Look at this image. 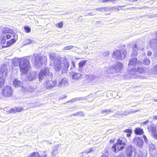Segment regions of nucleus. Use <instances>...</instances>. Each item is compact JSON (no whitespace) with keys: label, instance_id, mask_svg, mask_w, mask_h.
Instances as JSON below:
<instances>
[{"label":"nucleus","instance_id":"nucleus-1","mask_svg":"<svg viewBox=\"0 0 157 157\" xmlns=\"http://www.w3.org/2000/svg\"><path fill=\"white\" fill-rule=\"evenodd\" d=\"M51 64L52 65L55 70L59 71L62 69V73H65L68 70L70 65V63L68 60L65 58H56Z\"/></svg>","mask_w":157,"mask_h":157},{"label":"nucleus","instance_id":"nucleus-2","mask_svg":"<svg viewBox=\"0 0 157 157\" xmlns=\"http://www.w3.org/2000/svg\"><path fill=\"white\" fill-rule=\"evenodd\" d=\"M34 65L40 67L42 65H45L47 58L45 56H41L40 54H34L29 58Z\"/></svg>","mask_w":157,"mask_h":157},{"label":"nucleus","instance_id":"nucleus-3","mask_svg":"<svg viewBox=\"0 0 157 157\" xmlns=\"http://www.w3.org/2000/svg\"><path fill=\"white\" fill-rule=\"evenodd\" d=\"M29 64V61L28 59L23 58L20 59L19 68L20 71L22 73L25 74L29 70L30 67Z\"/></svg>","mask_w":157,"mask_h":157},{"label":"nucleus","instance_id":"nucleus-4","mask_svg":"<svg viewBox=\"0 0 157 157\" xmlns=\"http://www.w3.org/2000/svg\"><path fill=\"white\" fill-rule=\"evenodd\" d=\"M142 63L136 58H133L131 59L129 62L128 67L127 70V72L128 74H132L134 73L133 69L137 65H140Z\"/></svg>","mask_w":157,"mask_h":157},{"label":"nucleus","instance_id":"nucleus-5","mask_svg":"<svg viewBox=\"0 0 157 157\" xmlns=\"http://www.w3.org/2000/svg\"><path fill=\"white\" fill-rule=\"evenodd\" d=\"M126 54V52L124 49H118L113 52L112 56L115 59L121 60L125 58Z\"/></svg>","mask_w":157,"mask_h":157},{"label":"nucleus","instance_id":"nucleus-6","mask_svg":"<svg viewBox=\"0 0 157 157\" xmlns=\"http://www.w3.org/2000/svg\"><path fill=\"white\" fill-rule=\"evenodd\" d=\"M13 90L9 86L5 87L1 92L2 95L5 97H10L12 95Z\"/></svg>","mask_w":157,"mask_h":157},{"label":"nucleus","instance_id":"nucleus-7","mask_svg":"<svg viewBox=\"0 0 157 157\" xmlns=\"http://www.w3.org/2000/svg\"><path fill=\"white\" fill-rule=\"evenodd\" d=\"M49 73V69L48 68L45 67L43 68L39 72L38 75L39 81L40 82H42L44 79L47 78V75Z\"/></svg>","mask_w":157,"mask_h":157},{"label":"nucleus","instance_id":"nucleus-8","mask_svg":"<svg viewBox=\"0 0 157 157\" xmlns=\"http://www.w3.org/2000/svg\"><path fill=\"white\" fill-rule=\"evenodd\" d=\"M57 84L56 80L46 81L44 83V86L47 89H50L54 87Z\"/></svg>","mask_w":157,"mask_h":157},{"label":"nucleus","instance_id":"nucleus-9","mask_svg":"<svg viewBox=\"0 0 157 157\" xmlns=\"http://www.w3.org/2000/svg\"><path fill=\"white\" fill-rule=\"evenodd\" d=\"M144 67H142L140 66L139 65H137L133 70L134 73L132 74H128V75H129L135 76L136 75L137 73L140 74L144 73L145 71Z\"/></svg>","mask_w":157,"mask_h":157},{"label":"nucleus","instance_id":"nucleus-10","mask_svg":"<svg viewBox=\"0 0 157 157\" xmlns=\"http://www.w3.org/2000/svg\"><path fill=\"white\" fill-rule=\"evenodd\" d=\"M126 153L128 157H135V152L132 146H128L126 150Z\"/></svg>","mask_w":157,"mask_h":157},{"label":"nucleus","instance_id":"nucleus-11","mask_svg":"<svg viewBox=\"0 0 157 157\" xmlns=\"http://www.w3.org/2000/svg\"><path fill=\"white\" fill-rule=\"evenodd\" d=\"M86 60H84L80 61L78 63V66L77 68V70L78 71L81 73H84V71L85 70L84 66L86 65Z\"/></svg>","mask_w":157,"mask_h":157},{"label":"nucleus","instance_id":"nucleus-12","mask_svg":"<svg viewBox=\"0 0 157 157\" xmlns=\"http://www.w3.org/2000/svg\"><path fill=\"white\" fill-rule=\"evenodd\" d=\"M149 132L151 133L153 137L157 140V132L155 127L150 126L148 128Z\"/></svg>","mask_w":157,"mask_h":157},{"label":"nucleus","instance_id":"nucleus-13","mask_svg":"<svg viewBox=\"0 0 157 157\" xmlns=\"http://www.w3.org/2000/svg\"><path fill=\"white\" fill-rule=\"evenodd\" d=\"M111 67L112 70L114 69L116 72H118L121 71L123 68V64L120 62H118L115 66H113Z\"/></svg>","mask_w":157,"mask_h":157},{"label":"nucleus","instance_id":"nucleus-14","mask_svg":"<svg viewBox=\"0 0 157 157\" xmlns=\"http://www.w3.org/2000/svg\"><path fill=\"white\" fill-rule=\"evenodd\" d=\"M70 75L72 79L75 80H80L82 76L81 74L75 72L71 73Z\"/></svg>","mask_w":157,"mask_h":157},{"label":"nucleus","instance_id":"nucleus-15","mask_svg":"<svg viewBox=\"0 0 157 157\" xmlns=\"http://www.w3.org/2000/svg\"><path fill=\"white\" fill-rule=\"evenodd\" d=\"M133 143L136 145L140 147H142L143 144V140L138 137H136L134 138L133 140Z\"/></svg>","mask_w":157,"mask_h":157},{"label":"nucleus","instance_id":"nucleus-16","mask_svg":"<svg viewBox=\"0 0 157 157\" xmlns=\"http://www.w3.org/2000/svg\"><path fill=\"white\" fill-rule=\"evenodd\" d=\"M149 45L153 49H155L157 47V39H152L149 41Z\"/></svg>","mask_w":157,"mask_h":157},{"label":"nucleus","instance_id":"nucleus-17","mask_svg":"<svg viewBox=\"0 0 157 157\" xmlns=\"http://www.w3.org/2000/svg\"><path fill=\"white\" fill-rule=\"evenodd\" d=\"M2 32L3 34H13L14 33V31L13 30L7 27H5L3 29Z\"/></svg>","mask_w":157,"mask_h":157},{"label":"nucleus","instance_id":"nucleus-18","mask_svg":"<svg viewBox=\"0 0 157 157\" xmlns=\"http://www.w3.org/2000/svg\"><path fill=\"white\" fill-rule=\"evenodd\" d=\"M132 48L133 51L131 54V56L132 57L136 56L138 54L137 50H139V49L137 47L136 44H134Z\"/></svg>","mask_w":157,"mask_h":157},{"label":"nucleus","instance_id":"nucleus-19","mask_svg":"<svg viewBox=\"0 0 157 157\" xmlns=\"http://www.w3.org/2000/svg\"><path fill=\"white\" fill-rule=\"evenodd\" d=\"M23 110V109L21 107H18L13 108L10 109L8 112L9 113H15L17 112H20Z\"/></svg>","mask_w":157,"mask_h":157},{"label":"nucleus","instance_id":"nucleus-20","mask_svg":"<svg viewBox=\"0 0 157 157\" xmlns=\"http://www.w3.org/2000/svg\"><path fill=\"white\" fill-rule=\"evenodd\" d=\"M17 36V35H16L15 34L13 36V37L15 38H15H13L11 40L8 41L7 42V46L8 47H9L12 44L14 43L16 41Z\"/></svg>","mask_w":157,"mask_h":157},{"label":"nucleus","instance_id":"nucleus-21","mask_svg":"<svg viewBox=\"0 0 157 157\" xmlns=\"http://www.w3.org/2000/svg\"><path fill=\"white\" fill-rule=\"evenodd\" d=\"M68 85L67 79L66 78H63L59 82V86L60 87H64Z\"/></svg>","mask_w":157,"mask_h":157},{"label":"nucleus","instance_id":"nucleus-22","mask_svg":"<svg viewBox=\"0 0 157 157\" xmlns=\"http://www.w3.org/2000/svg\"><path fill=\"white\" fill-rule=\"evenodd\" d=\"M124 147V146H122L120 144L117 143L115 145H113V146L112 150L113 151H115L117 149L119 150H120L123 149Z\"/></svg>","mask_w":157,"mask_h":157},{"label":"nucleus","instance_id":"nucleus-23","mask_svg":"<svg viewBox=\"0 0 157 157\" xmlns=\"http://www.w3.org/2000/svg\"><path fill=\"white\" fill-rule=\"evenodd\" d=\"M126 141V139L124 138H119L117 140V143L120 144V145L123 146L125 145V143Z\"/></svg>","mask_w":157,"mask_h":157},{"label":"nucleus","instance_id":"nucleus-24","mask_svg":"<svg viewBox=\"0 0 157 157\" xmlns=\"http://www.w3.org/2000/svg\"><path fill=\"white\" fill-rule=\"evenodd\" d=\"M37 74L36 72L33 73L32 75L28 77V78L30 81H31L33 79H35L37 78Z\"/></svg>","mask_w":157,"mask_h":157},{"label":"nucleus","instance_id":"nucleus-25","mask_svg":"<svg viewBox=\"0 0 157 157\" xmlns=\"http://www.w3.org/2000/svg\"><path fill=\"white\" fill-rule=\"evenodd\" d=\"M6 66L4 65L3 66V67H1L0 69V72L2 73V76L4 75H6L7 71H6Z\"/></svg>","mask_w":157,"mask_h":157},{"label":"nucleus","instance_id":"nucleus-26","mask_svg":"<svg viewBox=\"0 0 157 157\" xmlns=\"http://www.w3.org/2000/svg\"><path fill=\"white\" fill-rule=\"evenodd\" d=\"M13 84L14 86L15 87H17L20 86L21 84V82L17 79H16L13 81Z\"/></svg>","mask_w":157,"mask_h":157},{"label":"nucleus","instance_id":"nucleus-27","mask_svg":"<svg viewBox=\"0 0 157 157\" xmlns=\"http://www.w3.org/2000/svg\"><path fill=\"white\" fill-rule=\"evenodd\" d=\"M150 63V59L147 57L145 58L142 61V64L145 66L149 65Z\"/></svg>","mask_w":157,"mask_h":157},{"label":"nucleus","instance_id":"nucleus-28","mask_svg":"<svg viewBox=\"0 0 157 157\" xmlns=\"http://www.w3.org/2000/svg\"><path fill=\"white\" fill-rule=\"evenodd\" d=\"M49 56L50 57V58L51 60V63L52 62H53L54 59L56 58H58V57H56V55L53 52L50 53L49 54Z\"/></svg>","mask_w":157,"mask_h":157},{"label":"nucleus","instance_id":"nucleus-29","mask_svg":"<svg viewBox=\"0 0 157 157\" xmlns=\"http://www.w3.org/2000/svg\"><path fill=\"white\" fill-rule=\"evenodd\" d=\"M113 111L111 109H106L105 110H103L101 111V113L102 114H108L110 113H113Z\"/></svg>","mask_w":157,"mask_h":157},{"label":"nucleus","instance_id":"nucleus-30","mask_svg":"<svg viewBox=\"0 0 157 157\" xmlns=\"http://www.w3.org/2000/svg\"><path fill=\"white\" fill-rule=\"evenodd\" d=\"M108 10V8L106 7L98 8L95 9L96 10L100 12L106 11Z\"/></svg>","mask_w":157,"mask_h":157},{"label":"nucleus","instance_id":"nucleus-31","mask_svg":"<svg viewBox=\"0 0 157 157\" xmlns=\"http://www.w3.org/2000/svg\"><path fill=\"white\" fill-rule=\"evenodd\" d=\"M135 132L136 134L140 135L143 133L142 129L140 128H136L135 130Z\"/></svg>","mask_w":157,"mask_h":157},{"label":"nucleus","instance_id":"nucleus-32","mask_svg":"<svg viewBox=\"0 0 157 157\" xmlns=\"http://www.w3.org/2000/svg\"><path fill=\"white\" fill-rule=\"evenodd\" d=\"M124 132L127 133L126 135L127 137H129L131 136V134L132 132V130L130 129L125 130Z\"/></svg>","mask_w":157,"mask_h":157},{"label":"nucleus","instance_id":"nucleus-33","mask_svg":"<svg viewBox=\"0 0 157 157\" xmlns=\"http://www.w3.org/2000/svg\"><path fill=\"white\" fill-rule=\"evenodd\" d=\"M20 60L18 58H15L13 60V63L14 64L15 66H17L19 62H20Z\"/></svg>","mask_w":157,"mask_h":157},{"label":"nucleus","instance_id":"nucleus-34","mask_svg":"<svg viewBox=\"0 0 157 157\" xmlns=\"http://www.w3.org/2000/svg\"><path fill=\"white\" fill-rule=\"evenodd\" d=\"M21 91L25 93L29 92V90L28 89V87L26 86H22L21 89Z\"/></svg>","mask_w":157,"mask_h":157},{"label":"nucleus","instance_id":"nucleus-35","mask_svg":"<svg viewBox=\"0 0 157 157\" xmlns=\"http://www.w3.org/2000/svg\"><path fill=\"white\" fill-rule=\"evenodd\" d=\"M151 72L154 74L157 75V65H155L151 70Z\"/></svg>","mask_w":157,"mask_h":157},{"label":"nucleus","instance_id":"nucleus-36","mask_svg":"<svg viewBox=\"0 0 157 157\" xmlns=\"http://www.w3.org/2000/svg\"><path fill=\"white\" fill-rule=\"evenodd\" d=\"M123 114L120 112H118L117 113L114 115L115 117H117L118 118H120L123 117Z\"/></svg>","mask_w":157,"mask_h":157},{"label":"nucleus","instance_id":"nucleus-37","mask_svg":"<svg viewBox=\"0 0 157 157\" xmlns=\"http://www.w3.org/2000/svg\"><path fill=\"white\" fill-rule=\"evenodd\" d=\"M5 79L3 77L0 78V88L2 87L4 84Z\"/></svg>","mask_w":157,"mask_h":157},{"label":"nucleus","instance_id":"nucleus-38","mask_svg":"<svg viewBox=\"0 0 157 157\" xmlns=\"http://www.w3.org/2000/svg\"><path fill=\"white\" fill-rule=\"evenodd\" d=\"M77 48L76 47H74L72 46H69L65 47L63 49V50H69L72 49V48Z\"/></svg>","mask_w":157,"mask_h":157},{"label":"nucleus","instance_id":"nucleus-39","mask_svg":"<svg viewBox=\"0 0 157 157\" xmlns=\"http://www.w3.org/2000/svg\"><path fill=\"white\" fill-rule=\"evenodd\" d=\"M95 150V149L94 148H91L88 149L86 150L85 151V152L86 153H88L91 152Z\"/></svg>","mask_w":157,"mask_h":157},{"label":"nucleus","instance_id":"nucleus-40","mask_svg":"<svg viewBox=\"0 0 157 157\" xmlns=\"http://www.w3.org/2000/svg\"><path fill=\"white\" fill-rule=\"evenodd\" d=\"M55 26L58 28H61L63 26V23L62 22H61L59 23L56 24Z\"/></svg>","mask_w":157,"mask_h":157},{"label":"nucleus","instance_id":"nucleus-41","mask_svg":"<svg viewBox=\"0 0 157 157\" xmlns=\"http://www.w3.org/2000/svg\"><path fill=\"white\" fill-rule=\"evenodd\" d=\"M58 153V150L56 149H54L52 152V156H56Z\"/></svg>","mask_w":157,"mask_h":157},{"label":"nucleus","instance_id":"nucleus-42","mask_svg":"<svg viewBox=\"0 0 157 157\" xmlns=\"http://www.w3.org/2000/svg\"><path fill=\"white\" fill-rule=\"evenodd\" d=\"M35 88L32 87V86L28 87V89L29 90V92H32L34 91L35 90Z\"/></svg>","mask_w":157,"mask_h":157},{"label":"nucleus","instance_id":"nucleus-43","mask_svg":"<svg viewBox=\"0 0 157 157\" xmlns=\"http://www.w3.org/2000/svg\"><path fill=\"white\" fill-rule=\"evenodd\" d=\"M25 30L27 33H29L31 31V29L28 26H26L25 27Z\"/></svg>","mask_w":157,"mask_h":157},{"label":"nucleus","instance_id":"nucleus-44","mask_svg":"<svg viewBox=\"0 0 157 157\" xmlns=\"http://www.w3.org/2000/svg\"><path fill=\"white\" fill-rule=\"evenodd\" d=\"M26 44H29L32 43V40L29 39H26L25 40Z\"/></svg>","mask_w":157,"mask_h":157},{"label":"nucleus","instance_id":"nucleus-45","mask_svg":"<svg viewBox=\"0 0 157 157\" xmlns=\"http://www.w3.org/2000/svg\"><path fill=\"white\" fill-rule=\"evenodd\" d=\"M111 67H113V66H109L108 68V69L107 71V72L108 73H110L112 72H113V70H114L113 69L112 70V68Z\"/></svg>","mask_w":157,"mask_h":157},{"label":"nucleus","instance_id":"nucleus-46","mask_svg":"<svg viewBox=\"0 0 157 157\" xmlns=\"http://www.w3.org/2000/svg\"><path fill=\"white\" fill-rule=\"evenodd\" d=\"M110 52L109 51H107L105 52H104L103 54L104 56H107L108 55H109Z\"/></svg>","mask_w":157,"mask_h":157},{"label":"nucleus","instance_id":"nucleus-47","mask_svg":"<svg viewBox=\"0 0 157 157\" xmlns=\"http://www.w3.org/2000/svg\"><path fill=\"white\" fill-rule=\"evenodd\" d=\"M6 37L7 39H10L11 38V36L10 34H6Z\"/></svg>","mask_w":157,"mask_h":157},{"label":"nucleus","instance_id":"nucleus-48","mask_svg":"<svg viewBox=\"0 0 157 157\" xmlns=\"http://www.w3.org/2000/svg\"><path fill=\"white\" fill-rule=\"evenodd\" d=\"M71 64L73 66V67L71 66V68H74L75 67V62L74 61H72L71 62Z\"/></svg>","mask_w":157,"mask_h":157},{"label":"nucleus","instance_id":"nucleus-49","mask_svg":"<svg viewBox=\"0 0 157 157\" xmlns=\"http://www.w3.org/2000/svg\"><path fill=\"white\" fill-rule=\"evenodd\" d=\"M152 54V52L151 51H149L147 52V55L150 56H151Z\"/></svg>","mask_w":157,"mask_h":157},{"label":"nucleus","instance_id":"nucleus-50","mask_svg":"<svg viewBox=\"0 0 157 157\" xmlns=\"http://www.w3.org/2000/svg\"><path fill=\"white\" fill-rule=\"evenodd\" d=\"M102 2L104 3V2H109V0H100Z\"/></svg>","mask_w":157,"mask_h":157},{"label":"nucleus","instance_id":"nucleus-51","mask_svg":"<svg viewBox=\"0 0 157 157\" xmlns=\"http://www.w3.org/2000/svg\"><path fill=\"white\" fill-rule=\"evenodd\" d=\"M130 113V112L126 111L124 112V114H123V115L125 116L127 115L128 114Z\"/></svg>","mask_w":157,"mask_h":157},{"label":"nucleus","instance_id":"nucleus-52","mask_svg":"<svg viewBox=\"0 0 157 157\" xmlns=\"http://www.w3.org/2000/svg\"><path fill=\"white\" fill-rule=\"evenodd\" d=\"M148 121H149L147 120V121L142 123V124L143 125L147 124L148 123Z\"/></svg>","mask_w":157,"mask_h":157},{"label":"nucleus","instance_id":"nucleus-53","mask_svg":"<svg viewBox=\"0 0 157 157\" xmlns=\"http://www.w3.org/2000/svg\"><path fill=\"white\" fill-rule=\"evenodd\" d=\"M101 157H109V156L108 155L103 154L101 156Z\"/></svg>","mask_w":157,"mask_h":157},{"label":"nucleus","instance_id":"nucleus-54","mask_svg":"<svg viewBox=\"0 0 157 157\" xmlns=\"http://www.w3.org/2000/svg\"><path fill=\"white\" fill-rule=\"evenodd\" d=\"M143 138L144 140L146 142H147V139L145 136H144Z\"/></svg>","mask_w":157,"mask_h":157},{"label":"nucleus","instance_id":"nucleus-55","mask_svg":"<svg viewBox=\"0 0 157 157\" xmlns=\"http://www.w3.org/2000/svg\"><path fill=\"white\" fill-rule=\"evenodd\" d=\"M118 0H109V2H111L112 3H114L116 1H117Z\"/></svg>","mask_w":157,"mask_h":157},{"label":"nucleus","instance_id":"nucleus-56","mask_svg":"<svg viewBox=\"0 0 157 157\" xmlns=\"http://www.w3.org/2000/svg\"><path fill=\"white\" fill-rule=\"evenodd\" d=\"M152 118L153 120L157 119V115L153 116Z\"/></svg>","mask_w":157,"mask_h":157},{"label":"nucleus","instance_id":"nucleus-57","mask_svg":"<svg viewBox=\"0 0 157 157\" xmlns=\"http://www.w3.org/2000/svg\"><path fill=\"white\" fill-rule=\"evenodd\" d=\"M131 77V76H130V77ZM130 77V76H128L127 75H126V76L124 78H125L126 79H129Z\"/></svg>","mask_w":157,"mask_h":157},{"label":"nucleus","instance_id":"nucleus-58","mask_svg":"<svg viewBox=\"0 0 157 157\" xmlns=\"http://www.w3.org/2000/svg\"><path fill=\"white\" fill-rule=\"evenodd\" d=\"M92 13H88V15H90V16H91V15H93V14H92Z\"/></svg>","mask_w":157,"mask_h":157},{"label":"nucleus","instance_id":"nucleus-59","mask_svg":"<svg viewBox=\"0 0 157 157\" xmlns=\"http://www.w3.org/2000/svg\"><path fill=\"white\" fill-rule=\"evenodd\" d=\"M156 38L155 39H157V32L155 33Z\"/></svg>","mask_w":157,"mask_h":157},{"label":"nucleus","instance_id":"nucleus-60","mask_svg":"<svg viewBox=\"0 0 157 157\" xmlns=\"http://www.w3.org/2000/svg\"><path fill=\"white\" fill-rule=\"evenodd\" d=\"M88 48V47L87 46H86L84 47V48L85 49H87V48Z\"/></svg>","mask_w":157,"mask_h":157},{"label":"nucleus","instance_id":"nucleus-61","mask_svg":"<svg viewBox=\"0 0 157 157\" xmlns=\"http://www.w3.org/2000/svg\"><path fill=\"white\" fill-rule=\"evenodd\" d=\"M120 10L118 8H116V10L117 11H118Z\"/></svg>","mask_w":157,"mask_h":157},{"label":"nucleus","instance_id":"nucleus-62","mask_svg":"<svg viewBox=\"0 0 157 157\" xmlns=\"http://www.w3.org/2000/svg\"><path fill=\"white\" fill-rule=\"evenodd\" d=\"M154 100L155 101L157 102V99H154Z\"/></svg>","mask_w":157,"mask_h":157},{"label":"nucleus","instance_id":"nucleus-63","mask_svg":"<svg viewBox=\"0 0 157 157\" xmlns=\"http://www.w3.org/2000/svg\"><path fill=\"white\" fill-rule=\"evenodd\" d=\"M75 100V99H72V100L71 101H74Z\"/></svg>","mask_w":157,"mask_h":157},{"label":"nucleus","instance_id":"nucleus-64","mask_svg":"<svg viewBox=\"0 0 157 157\" xmlns=\"http://www.w3.org/2000/svg\"><path fill=\"white\" fill-rule=\"evenodd\" d=\"M124 6H118L119 7H124Z\"/></svg>","mask_w":157,"mask_h":157}]
</instances>
